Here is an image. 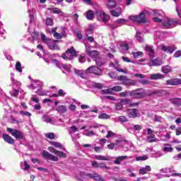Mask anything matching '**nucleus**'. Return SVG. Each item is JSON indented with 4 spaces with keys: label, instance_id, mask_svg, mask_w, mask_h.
<instances>
[{
    "label": "nucleus",
    "instance_id": "obj_34",
    "mask_svg": "<svg viewBox=\"0 0 181 181\" xmlns=\"http://www.w3.org/2000/svg\"><path fill=\"white\" fill-rule=\"evenodd\" d=\"M57 30V28H52L51 33H53V36L55 39H62L63 36L62 34L57 33L56 31Z\"/></svg>",
    "mask_w": 181,
    "mask_h": 181
},
{
    "label": "nucleus",
    "instance_id": "obj_16",
    "mask_svg": "<svg viewBox=\"0 0 181 181\" xmlns=\"http://www.w3.org/2000/svg\"><path fill=\"white\" fill-rule=\"evenodd\" d=\"M48 151H49V152H52V153H54V155H57V156H59V158H66L67 156L66 153L57 151L52 146L48 148Z\"/></svg>",
    "mask_w": 181,
    "mask_h": 181
},
{
    "label": "nucleus",
    "instance_id": "obj_15",
    "mask_svg": "<svg viewBox=\"0 0 181 181\" xmlns=\"http://www.w3.org/2000/svg\"><path fill=\"white\" fill-rule=\"evenodd\" d=\"M57 40H51L48 41L47 46L50 50H60L59 45H57Z\"/></svg>",
    "mask_w": 181,
    "mask_h": 181
},
{
    "label": "nucleus",
    "instance_id": "obj_41",
    "mask_svg": "<svg viewBox=\"0 0 181 181\" xmlns=\"http://www.w3.org/2000/svg\"><path fill=\"white\" fill-rule=\"evenodd\" d=\"M15 77V75L13 74V73H11V83H13V84H15L17 86V87H21V83L20 81H17L16 80H15V78H13Z\"/></svg>",
    "mask_w": 181,
    "mask_h": 181
},
{
    "label": "nucleus",
    "instance_id": "obj_11",
    "mask_svg": "<svg viewBox=\"0 0 181 181\" xmlns=\"http://www.w3.org/2000/svg\"><path fill=\"white\" fill-rule=\"evenodd\" d=\"M159 47L161 50H163V52L170 53V54H172V53H173L175 50L177 49V47H176L175 45H170L168 47L165 45H161L159 46Z\"/></svg>",
    "mask_w": 181,
    "mask_h": 181
},
{
    "label": "nucleus",
    "instance_id": "obj_17",
    "mask_svg": "<svg viewBox=\"0 0 181 181\" xmlns=\"http://www.w3.org/2000/svg\"><path fill=\"white\" fill-rule=\"evenodd\" d=\"M93 168H99L100 169H110V167L107 166L105 163H98L95 160L92 161Z\"/></svg>",
    "mask_w": 181,
    "mask_h": 181
},
{
    "label": "nucleus",
    "instance_id": "obj_13",
    "mask_svg": "<svg viewBox=\"0 0 181 181\" xmlns=\"http://www.w3.org/2000/svg\"><path fill=\"white\" fill-rule=\"evenodd\" d=\"M42 157L45 158V159L52 160L53 162H57L59 160V157L50 154V153L47 151H42Z\"/></svg>",
    "mask_w": 181,
    "mask_h": 181
},
{
    "label": "nucleus",
    "instance_id": "obj_56",
    "mask_svg": "<svg viewBox=\"0 0 181 181\" xmlns=\"http://www.w3.org/2000/svg\"><path fill=\"white\" fill-rule=\"evenodd\" d=\"M49 11H51L52 13H55V14L62 13V11H60V9L57 8H49Z\"/></svg>",
    "mask_w": 181,
    "mask_h": 181
},
{
    "label": "nucleus",
    "instance_id": "obj_39",
    "mask_svg": "<svg viewBox=\"0 0 181 181\" xmlns=\"http://www.w3.org/2000/svg\"><path fill=\"white\" fill-rule=\"evenodd\" d=\"M94 158L96 159L97 160H110V157L105 156H101V155L95 156Z\"/></svg>",
    "mask_w": 181,
    "mask_h": 181
},
{
    "label": "nucleus",
    "instance_id": "obj_32",
    "mask_svg": "<svg viewBox=\"0 0 181 181\" xmlns=\"http://www.w3.org/2000/svg\"><path fill=\"white\" fill-rule=\"evenodd\" d=\"M148 172H151V166H149V165L143 167L139 170L140 175H146V173H148Z\"/></svg>",
    "mask_w": 181,
    "mask_h": 181
},
{
    "label": "nucleus",
    "instance_id": "obj_57",
    "mask_svg": "<svg viewBox=\"0 0 181 181\" xmlns=\"http://www.w3.org/2000/svg\"><path fill=\"white\" fill-rule=\"evenodd\" d=\"M113 91L114 90H112V88H108V89H106V90H101V93L103 94H112Z\"/></svg>",
    "mask_w": 181,
    "mask_h": 181
},
{
    "label": "nucleus",
    "instance_id": "obj_61",
    "mask_svg": "<svg viewBox=\"0 0 181 181\" xmlns=\"http://www.w3.org/2000/svg\"><path fill=\"white\" fill-rule=\"evenodd\" d=\"M128 49H129V46L128 45V44H122L120 46L121 50H128Z\"/></svg>",
    "mask_w": 181,
    "mask_h": 181
},
{
    "label": "nucleus",
    "instance_id": "obj_24",
    "mask_svg": "<svg viewBox=\"0 0 181 181\" xmlns=\"http://www.w3.org/2000/svg\"><path fill=\"white\" fill-rule=\"evenodd\" d=\"M128 116L129 117V118H136V117H138V110L136 109L129 110Z\"/></svg>",
    "mask_w": 181,
    "mask_h": 181
},
{
    "label": "nucleus",
    "instance_id": "obj_5",
    "mask_svg": "<svg viewBox=\"0 0 181 181\" xmlns=\"http://www.w3.org/2000/svg\"><path fill=\"white\" fill-rule=\"evenodd\" d=\"M77 178L79 180H82V179H93L96 181H105L104 179L101 177V175L97 173H86L84 172L79 173V175L77 176Z\"/></svg>",
    "mask_w": 181,
    "mask_h": 181
},
{
    "label": "nucleus",
    "instance_id": "obj_46",
    "mask_svg": "<svg viewBox=\"0 0 181 181\" xmlns=\"http://www.w3.org/2000/svg\"><path fill=\"white\" fill-rule=\"evenodd\" d=\"M136 38L137 39L138 42H144V38L142 37V33L139 31H136Z\"/></svg>",
    "mask_w": 181,
    "mask_h": 181
},
{
    "label": "nucleus",
    "instance_id": "obj_4",
    "mask_svg": "<svg viewBox=\"0 0 181 181\" xmlns=\"http://www.w3.org/2000/svg\"><path fill=\"white\" fill-rule=\"evenodd\" d=\"M129 21L134 22V23H139V24L149 23L148 18H146V15L145 14V12H141L138 15L129 16Z\"/></svg>",
    "mask_w": 181,
    "mask_h": 181
},
{
    "label": "nucleus",
    "instance_id": "obj_3",
    "mask_svg": "<svg viewBox=\"0 0 181 181\" xmlns=\"http://www.w3.org/2000/svg\"><path fill=\"white\" fill-rule=\"evenodd\" d=\"M145 50L146 53L150 56V59L151 62L148 63V66H162L163 62L162 59H153V56H155V49H153V47L146 45L145 47Z\"/></svg>",
    "mask_w": 181,
    "mask_h": 181
},
{
    "label": "nucleus",
    "instance_id": "obj_51",
    "mask_svg": "<svg viewBox=\"0 0 181 181\" xmlns=\"http://www.w3.org/2000/svg\"><path fill=\"white\" fill-rule=\"evenodd\" d=\"M16 70L18 71V73H22V65L21 64V62H17L16 64Z\"/></svg>",
    "mask_w": 181,
    "mask_h": 181
},
{
    "label": "nucleus",
    "instance_id": "obj_31",
    "mask_svg": "<svg viewBox=\"0 0 181 181\" xmlns=\"http://www.w3.org/2000/svg\"><path fill=\"white\" fill-rule=\"evenodd\" d=\"M171 104L176 105L177 107H180L181 105V99L179 98H175L170 100Z\"/></svg>",
    "mask_w": 181,
    "mask_h": 181
},
{
    "label": "nucleus",
    "instance_id": "obj_38",
    "mask_svg": "<svg viewBox=\"0 0 181 181\" xmlns=\"http://www.w3.org/2000/svg\"><path fill=\"white\" fill-rule=\"evenodd\" d=\"M155 38L159 39L160 40H163V39H165V33L157 31L155 34Z\"/></svg>",
    "mask_w": 181,
    "mask_h": 181
},
{
    "label": "nucleus",
    "instance_id": "obj_22",
    "mask_svg": "<svg viewBox=\"0 0 181 181\" xmlns=\"http://www.w3.org/2000/svg\"><path fill=\"white\" fill-rule=\"evenodd\" d=\"M56 111L58 114H64L67 112V106L64 105H59L56 108Z\"/></svg>",
    "mask_w": 181,
    "mask_h": 181
},
{
    "label": "nucleus",
    "instance_id": "obj_29",
    "mask_svg": "<svg viewBox=\"0 0 181 181\" xmlns=\"http://www.w3.org/2000/svg\"><path fill=\"white\" fill-rule=\"evenodd\" d=\"M36 94L40 97H43L47 95L48 91L42 89V88H39L37 91H35Z\"/></svg>",
    "mask_w": 181,
    "mask_h": 181
},
{
    "label": "nucleus",
    "instance_id": "obj_52",
    "mask_svg": "<svg viewBox=\"0 0 181 181\" xmlns=\"http://www.w3.org/2000/svg\"><path fill=\"white\" fill-rule=\"evenodd\" d=\"M83 135H86V136H93L95 135V133L93 131L86 129L83 132Z\"/></svg>",
    "mask_w": 181,
    "mask_h": 181
},
{
    "label": "nucleus",
    "instance_id": "obj_62",
    "mask_svg": "<svg viewBox=\"0 0 181 181\" xmlns=\"http://www.w3.org/2000/svg\"><path fill=\"white\" fill-rule=\"evenodd\" d=\"M119 121L120 122H128V119L124 116H120L119 117Z\"/></svg>",
    "mask_w": 181,
    "mask_h": 181
},
{
    "label": "nucleus",
    "instance_id": "obj_14",
    "mask_svg": "<svg viewBox=\"0 0 181 181\" xmlns=\"http://www.w3.org/2000/svg\"><path fill=\"white\" fill-rule=\"evenodd\" d=\"M77 103V100L74 98H69V100L66 101V104H69L68 108L70 111H76V110H77V106H76Z\"/></svg>",
    "mask_w": 181,
    "mask_h": 181
},
{
    "label": "nucleus",
    "instance_id": "obj_58",
    "mask_svg": "<svg viewBox=\"0 0 181 181\" xmlns=\"http://www.w3.org/2000/svg\"><path fill=\"white\" fill-rule=\"evenodd\" d=\"M116 23H117V25H125L127 23V20L124 19V18H121L119 19L116 21Z\"/></svg>",
    "mask_w": 181,
    "mask_h": 181
},
{
    "label": "nucleus",
    "instance_id": "obj_21",
    "mask_svg": "<svg viewBox=\"0 0 181 181\" xmlns=\"http://www.w3.org/2000/svg\"><path fill=\"white\" fill-rule=\"evenodd\" d=\"M3 139H4L5 142L7 144H10V145H13L15 144V140L8 134H3Z\"/></svg>",
    "mask_w": 181,
    "mask_h": 181
},
{
    "label": "nucleus",
    "instance_id": "obj_6",
    "mask_svg": "<svg viewBox=\"0 0 181 181\" xmlns=\"http://www.w3.org/2000/svg\"><path fill=\"white\" fill-rule=\"evenodd\" d=\"M95 16L99 22L107 23V22L110 21V16L105 13V12L103 11V10H96Z\"/></svg>",
    "mask_w": 181,
    "mask_h": 181
},
{
    "label": "nucleus",
    "instance_id": "obj_63",
    "mask_svg": "<svg viewBox=\"0 0 181 181\" xmlns=\"http://www.w3.org/2000/svg\"><path fill=\"white\" fill-rule=\"evenodd\" d=\"M79 63H85L86 62V57L84 55H81L78 57Z\"/></svg>",
    "mask_w": 181,
    "mask_h": 181
},
{
    "label": "nucleus",
    "instance_id": "obj_26",
    "mask_svg": "<svg viewBox=\"0 0 181 181\" xmlns=\"http://www.w3.org/2000/svg\"><path fill=\"white\" fill-rule=\"evenodd\" d=\"M128 156H118L116 157V159L114 160V163L115 165H121V162H122V160H125V159H127Z\"/></svg>",
    "mask_w": 181,
    "mask_h": 181
},
{
    "label": "nucleus",
    "instance_id": "obj_60",
    "mask_svg": "<svg viewBox=\"0 0 181 181\" xmlns=\"http://www.w3.org/2000/svg\"><path fill=\"white\" fill-rule=\"evenodd\" d=\"M45 136L48 138V139H54V134L53 133H47Z\"/></svg>",
    "mask_w": 181,
    "mask_h": 181
},
{
    "label": "nucleus",
    "instance_id": "obj_10",
    "mask_svg": "<svg viewBox=\"0 0 181 181\" xmlns=\"http://www.w3.org/2000/svg\"><path fill=\"white\" fill-rule=\"evenodd\" d=\"M53 64L57 66L59 69L61 70H66V71H70V69H71V65L70 64H62L59 62L57 59H52V60Z\"/></svg>",
    "mask_w": 181,
    "mask_h": 181
},
{
    "label": "nucleus",
    "instance_id": "obj_42",
    "mask_svg": "<svg viewBox=\"0 0 181 181\" xmlns=\"http://www.w3.org/2000/svg\"><path fill=\"white\" fill-rule=\"evenodd\" d=\"M86 18L88 19V21H93L94 19V11L89 10L86 13Z\"/></svg>",
    "mask_w": 181,
    "mask_h": 181
},
{
    "label": "nucleus",
    "instance_id": "obj_18",
    "mask_svg": "<svg viewBox=\"0 0 181 181\" xmlns=\"http://www.w3.org/2000/svg\"><path fill=\"white\" fill-rule=\"evenodd\" d=\"M166 84H168V86H179V84H181V80L180 78H173L168 80Z\"/></svg>",
    "mask_w": 181,
    "mask_h": 181
},
{
    "label": "nucleus",
    "instance_id": "obj_54",
    "mask_svg": "<svg viewBox=\"0 0 181 181\" xmlns=\"http://www.w3.org/2000/svg\"><path fill=\"white\" fill-rule=\"evenodd\" d=\"M20 114L21 115H25V117H28L29 118L32 117V113L23 110H21Z\"/></svg>",
    "mask_w": 181,
    "mask_h": 181
},
{
    "label": "nucleus",
    "instance_id": "obj_49",
    "mask_svg": "<svg viewBox=\"0 0 181 181\" xmlns=\"http://www.w3.org/2000/svg\"><path fill=\"white\" fill-rule=\"evenodd\" d=\"M51 145H52V146H54V148H59V149H62L63 148V145H62V144L56 141L51 142Z\"/></svg>",
    "mask_w": 181,
    "mask_h": 181
},
{
    "label": "nucleus",
    "instance_id": "obj_30",
    "mask_svg": "<svg viewBox=\"0 0 181 181\" xmlns=\"http://www.w3.org/2000/svg\"><path fill=\"white\" fill-rule=\"evenodd\" d=\"M123 84H124V86H127L128 87L129 86H136V81H134V80L127 78L126 80L124 81Z\"/></svg>",
    "mask_w": 181,
    "mask_h": 181
},
{
    "label": "nucleus",
    "instance_id": "obj_45",
    "mask_svg": "<svg viewBox=\"0 0 181 181\" xmlns=\"http://www.w3.org/2000/svg\"><path fill=\"white\" fill-rule=\"evenodd\" d=\"M132 54L134 59H138L139 57H144V52H132Z\"/></svg>",
    "mask_w": 181,
    "mask_h": 181
},
{
    "label": "nucleus",
    "instance_id": "obj_44",
    "mask_svg": "<svg viewBox=\"0 0 181 181\" xmlns=\"http://www.w3.org/2000/svg\"><path fill=\"white\" fill-rule=\"evenodd\" d=\"M41 40L42 42V43H45V45H47L49 41H50L52 39H49L48 37H46V35H45V33H41Z\"/></svg>",
    "mask_w": 181,
    "mask_h": 181
},
{
    "label": "nucleus",
    "instance_id": "obj_53",
    "mask_svg": "<svg viewBox=\"0 0 181 181\" xmlns=\"http://www.w3.org/2000/svg\"><path fill=\"white\" fill-rule=\"evenodd\" d=\"M147 159H148V157L146 155L139 156V157L136 158V160L137 162L139 161V160H147Z\"/></svg>",
    "mask_w": 181,
    "mask_h": 181
},
{
    "label": "nucleus",
    "instance_id": "obj_40",
    "mask_svg": "<svg viewBox=\"0 0 181 181\" xmlns=\"http://www.w3.org/2000/svg\"><path fill=\"white\" fill-rule=\"evenodd\" d=\"M21 168L23 170H29V169H30V165L28 164V162L24 161L21 163Z\"/></svg>",
    "mask_w": 181,
    "mask_h": 181
},
{
    "label": "nucleus",
    "instance_id": "obj_7",
    "mask_svg": "<svg viewBox=\"0 0 181 181\" xmlns=\"http://www.w3.org/2000/svg\"><path fill=\"white\" fill-rule=\"evenodd\" d=\"M74 56H76V50L72 47L68 49L66 53L62 54V57L64 60H73Z\"/></svg>",
    "mask_w": 181,
    "mask_h": 181
},
{
    "label": "nucleus",
    "instance_id": "obj_59",
    "mask_svg": "<svg viewBox=\"0 0 181 181\" xmlns=\"http://www.w3.org/2000/svg\"><path fill=\"white\" fill-rule=\"evenodd\" d=\"M93 87H95V88H103L104 87V85H103V83H93Z\"/></svg>",
    "mask_w": 181,
    "mask_h": 181
},
{
    "label": "nucleus",
    "instance_id": "obj_19",
    "mask_svg": "<svg viewBox=\"0 0 181 181\" xmlns=\"http://www.w3.org/2000/svg\"><path fill=\"white\" fill-rule=\"evenodd\" d=\"M87 54L92 59H95L98 56V52L95 50L90 51V47H86Z\"/></svg>",
    "mask_w": 181,
    "mask_h": 181
},
{
    "label": "nucleus",
    "instance_id": "obj_23",
    "mask_svg": "<svg viewBox=\"0 0 181 181\" xmlns=\"http://www.w3.org/2000/svg\"><path fill=\"white\" fill-rule=\"evenodd\" d=\"M115 8L116 9L110 11L111 15H112V16H116V17L120 16L121 12H122L121 7L116 6Z\"/></svg>",
    "mask_w": 181,
    "mask_h": 181
},
{
    "label": "nucleus",
    "instance_id": "obj_12",
    "mask_svg": "<svg viewBox=\"0 0 181 181\" xmlns=\"http://www.w3.org/2000/svg\"><path fill=\"white\" fill-rule=\"evenodd\" d=\"M86 73H91L92 74H95V76H101L103 72L98 67L91 66L86 70Z\"/></svg>",
    "mask_w": 181,
    "mask_h": 181
},
{
    "label": "nucleus",
    "instance_id": "obj_25",
    "mask_svg": "<svg viewBox=\"0 0 181 181\" xmlns=\"http://www.w3.org/2000/svg\"><path fill=\"white\" fill-rule=\"evenodd\" d=\"M160 172H161V173H172V172H175V168L173 165H170L169 167L161 168Z\"/></svg>",
    "mask_w": 181,
    "mask_h": 181
},
{
    "label": "nucleus",
    "instance_id": "obj_27",
    "mask_svg": "<svg viewBox=\"0 0 181 181\" xmlns=\"http://www.w3.org/2000/svg\"><path fill=\"white\" fill-rule=\"evenodd\" d=\"M129 103V100L128 99H124L122 100V103H118L115 105L116 110L118 111H120V110H122V104H128Z\"/></svg>",
    "mask_w": 181,
    "mask_h": 181
},
{
    "label": "nucleus",
    "instance_id": "obj_33",
    "mask_svg": "<svg viewBox=\"0 0 181 181\" xmlns=\"http://www.w3.org/2000/svg\"><path fill=\"white\" fill-rule=\"evenodd\" d=\"M150 78L151 80H160V78H165V75L160 74H155L151 75Z\"/></svg>",
    "mask_w": 181,
    "mask_h": 181
},
{
    "label": "nucleus",
    "instance_id": "obj_1",
    "mask_svg": "<svg viewBox=\"0 0 181 181\" xmlns=\"http://www.w3.org/2000/svg\"><path fill=\"white\" fill-rule=\"evenodd\" d=\"M151 16H153V22L157 23H162L164 28H173L177 25V21L170 19L169 18H165L162 20V18L165 16V13L160 10H151L149 11Z\"/></svg>",
    "mask_w": 181,
    "mask_h": 181
},
{
    "label": "nucleus",
    "instance_id": "obj_8",
    "mask_svg": "<svg viewBox=\"0 0 181 181\" xmlns=\"http://www.w3.org/2000/svg\"><path fill=\"white\" fill-rule=\"evenodd\" d=\"M27 87L30 90H36V88H42L45 87V83L40 80L35 79L33 80L31 84L28 85Z\"/></svg>",
    "mask_w": 181,
    "mask_h": 181
},
{
    "label": "nucleus",
    "instance_id": "obj_47",
    "mask_svg": "<svg viewBox=\"0 0 181 181\" xmlns=\"http://www.w3.org/2000/svg\"><path fill=\"white\" fill-rule=\"evenodd\" d=\"M42 121H44V122H47L49 124H54V122H53V120L49 117L48 116H43L42 117Z\"/></svg>",
    "mask_w": 181,
    "mask_h": 181
},
{
    "label": "nucleus",
    "instance_id": "obj_20",
    "mask_svg": "<svg viewBox=\"0 0 181 181\" xmlns=\"http://www.w3.org/2000/svg\"><path fill=\"white\" fill-rule=\"evenodd\" d=\"M117 146L122 148L123 151H127L128 149V142L127 141L118 140L117 141Z\"/></svg>",
    "mask_w": 181,
    "mask_h": 181
},
{
    "label": "nucleus",
    "instance_id": "obj_43",
    "mask_svg": "<svg viewBox=\"0 0 181 181\" xmlns=\"http://www.w3.org/2000/svg\"><path fill=\"white\" fill-rule=\"evenodd\" d=\"M159 140L155 137V136H147V142L152 144L153 142H158Z\"/></svg>",
    "mask_w": 181,
    "mask_h": 181
},
{
    "label": "nucleus",
    "instance_id": "obj_37",
    "mask_svg": "<svg viewBox=\"0 0 181 181\" xmlns=\"http://www.w3.org/2000/svg\"><path fill=\"white\" fill-rule=\"evenodd\" d=\"M175 5H176V11L177 13V15L179 18H181V7L180 4H179V0H173Z\"/></svg>",
    "mask_w": 181,
    "mask_h": 181
},
{
    "label": "nucleus",
    "instance_id": "obj_64",
    "mask_svg": "<svg viewBox=\"0 0 181 181\" xmlns=\"http://www.w3.org/2000/svg\"><path fill=\"white\" fill-rule=\"evenodd\" d=\"M112 90H113V91H122V87L121 86H115L112 88Z\"/></svg>",
    "mask_w": 181,
    "mask_h": 181
},
{
    "label": "nucleus",
    "instance_id": "obj_2",
    "mask_svg": "<svg viewBox=\"0 0 181 181\" xmlns=\"http://www.w3.org/2000/svg\"><path fill=\"white\" fill-rule=\"evenodd\" d=\"M158 90H146L144 88H137L136 90L129 92L130 97L136 100H141L144 98L146 95H152L153 94H157Z\"/></svg>",
    "mask_w": 181,
    "mask_h": 181
},
{
    "label": "nucleus",
    "instance_id": "obj_55",
    "mask_svg": "<svg viewBox=\"0 0 181 181\" xmlns=\"http://www.w3.org/2000/svg\"><path fill=\"white\" fill-rule=\"evenodd\" d=\"M98 118L100 119H110V115L105 114V113H103V114H101L98 116Z\"/></svg>",
    "mask_w": 181,
    "mask_h": 181
},
{
    "label": "nucleus",
    "instance_id": "obj_36",
    "mask_svg": "<svg viewBox=\"0 0 181 181\" xmlns=\"http://www.w3.org/2000/svg\"><path fill=\"white\" fill-rule=\"evenodd\" d=\"M161 71L164 74H168V73H170V71H172V68L169 65L163 66H162Z\"/></svg>",
    "mask_w": 181,
    "mask_h": 181
},
{
    "label": "nucleus",
    "instance_id": "obj_28",
    "mask_svg": "<svg viewBox=\"0 0 181 181\" xmlns=\"http://www.w3.org/2000/svg\"><path fill=\"white\" fill-rule=\"evenodd\" d=\"M107 6L108 9H114L117 8V3L115 0H107Z\"/></svg>",
    "mask_w": 181,
    "mask_h": 181
},
{
    "label": "nucleus",
    "instance_id": "obj_50",
    "mask_svg": "<svg viewBox=\"0 0 181 181\" xmlns=\"http://www.w3.org/2000/svg\"><path fill=\"white\" fill-rule=\"evenodd\" d=\"M45 23L47 26H53V18H47L45 20Z\"/></svg>",
    "mask_w": 181,
    "mask_h": 181
},
{
    "label": "nucleus",
    "instance_id": "obj_9",
    "mask_svg": "<svg viewBox=\"0 0 181 181\" xmlns=\"http://www.w3.org/2000/svg\"><path fill=\"white\" fill-rule=\"evenodd\" d=\"M8 132L11 134L12 136L16 138V139H23V133L16 129L7 128Z\"/></svg>",
    "mask_w": 181,
    "mask_h": 181
},
{
    "label": "nucleus",
    "instance_id": "obj_48",
    "mask_svg": "<svg viewBox=\"0 0 181 181\" xmlns=\"http://www.w3.org/2000/svg\"><path fill=\"white\" fill-rule=\"evenodd\" d=\"M94 32V25H90L86 30V35H91Z\"/></svg>",
    "mask_w": 181,
    "mask_h": 181
},
{
    "label": "nucleus",
    "instance_id": "obj_35",
    "mask_svg": "<svg viewBox=\"0 0 181 181\" xmlns=\"http://www.w3.org/2000/svg\"><path fill=\"white\" fill-rule=\"evenodd\" d=\"M163 152L168 153V152H173V148H172V146L169 144H165L163 145Z\"/></svg>",
    "mask_w": 181,
    "mask_h": 181
}]
</instances>
